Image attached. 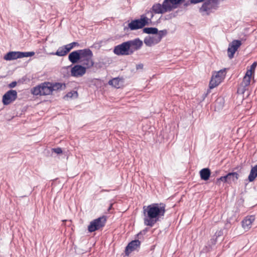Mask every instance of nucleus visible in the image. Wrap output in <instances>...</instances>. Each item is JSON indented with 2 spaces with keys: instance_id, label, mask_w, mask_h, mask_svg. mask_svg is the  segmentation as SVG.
<instances>
[{
  "instance_id": "27",
  "label": "nucleus",
  "mask_w": 257,
  "mask_h": 257,
  "mask_svg": "<svg viewBox=\"0 0 257 257\" xmlns=\"http://www.w3.org/2000/svg\"><path fill=\"white\" fill-rule=\"evenodd\" d=\"M158 31V30L156 28H145L143 29V32L148 34H156Z\"/></svg>"
},
{
  "instance_id": "8",
  "label": "nucleus",
  "mask_w": 257,
  "mask_h": 257,
  "mask_svg": "<svg viewBox=\"0 0 257 257\" xmlns=\"http://www.w3.org/2000/svg\"><path fill=\"white\" fill-rule=\"evenodd\" d=\"M126 42L131 54H133L135 51L139 50L143 46V42L139 38L127 41Z\"/></svg>"
},
{
  "instance_id": "33",
  "label": "nucleus",
  "mask_w": 257,
  "mask_h": 257,
  "mask_svg": "<svg viewBox=\"0 0 257 257\" xmlns=\"http://www.w3.org/2000/svg\"><path fill=\"white\" fill-rule=\"evenodd\" d=\"M177 12L171 13L167 15H166L165 17V20H170L173 18H175L177 15Z\"/></svg>"
},
{
  "instance_id": "26",
  "label": "nucleus",
  "mask_w": 257,
  "mask_h": 257,
  "mask_svg": "<svg viewBox=\"0 0 257 257\" xmlns=\"http://www.w3.org/2000/svg\"><path fill=\"white\" fill-rule=\"evenodd\" d=\"M120 79L118 77L114 78L108 81V84L112 85L115 88H118L120 87Z\"/></svg>"
},
{
  "instance_id": "38",
  "label": "nucleus",
  "mask_w": 257,
  "mask_h": 257,
  "mask_svg": "<svg viewBox=\"0 0 257 257\" xmlns=\"http://www.w3.org/2000/svg\"><path fill=\"white\" fill-rule=\"evenodd\" d=\"M17 83L16 81H13L8 85V87L11 88H14L17 85Z\"/></svg>"
},
{
  "instance_id": "24",
  "label": "nucleus",
  "mask_w": 257,
  "mask_h": 257,
  "mask_svg": "<svg viewBox=\"0 0 257 257\" xmlns=\"http://www.w3.org/2000/svg\"><path fill=\"white\" fill-rule=\"evenodd\" d=\"M227 183H231L232 182L236 181L238 178V174L236 172L229 173L226 175Z\"/></svg>"
},
{
  "instance_id": "12",
  "label": "nucleus",
  "mask_w": 257,
  "mask_h": 257,
  "mask_svg": "<svg viewBox=\"0 0 257 257\" xmlns=\"http://www.w3.org/2000/svg\"><path fill=\"white\" fill-rule=\"evenodd\" d=\"M86 72V68L80 65H76L71 68V76L74 77H80Z\"/></svg>"
},
{
  "instance_id": "25",
  "label": "nucleus",
  "mask_w": 257,
  "mask_h": 257,
  "mask_svg": "<svg viewBox=\"0 0 257 257\" xmlns=\"http://www.w3.org/2000/svg\"><path fill=\"white\" fill-rule=\"evenodd\" d=\"M257 177V165L252 167L250 170L248 179L249 182H252Z\"/></svg>"
},
{
  "instance_id": "3",
  "label": "nucleus",
  "mask_w": 257,
  "mask_h": 257,
  "mask_svg": "<svg viewBox=\"0 0 257 257\" xmlns=\"http://www.w3.org/2000/svg\"><path fill=\"white\" fill-rule=\"evenodd\" d=\"M32 93L35 95H47L52 93L51 83L44 82L34 87Z\"/></svg>"
},
{
  "instance_id": "5",
  "label": "nucleus",
  "mask_w": 257,
  "mask_h": 257,
  "mask_svg": "<svg viewBox=\"0 0 257 257\" xmlns=\"http://www.w3.org/2000/svg\"><path fill=\"white\" fill-rule=\"evenodd\" d=\"M106 218L104 216H101L93 220L88 226V230L90 232H94L102 229L105 225Z\"/></svg>"
},
{
  "instance_id": "22",
  "label": "nucleus",
  "mask_w": 257,
  "mask_h": 257,
  "mask_svg": "<svg viewBox=\"0 0 257 257\" xmlns=\"http://www.w3.org/2000/svg\"><path fill=\"white\" fill-rule=\"evenodd\" d=\"M211 174L210 170L208 168H203L200 171L201 179L203 180H208Z\"/></svg>"
},
{
  "instance_id": "2",
  "label": "nucleus",
  "mask_w": 257,
  "mask_h": 257,
  "mask_svg": "<svg viewBox=\"0 0 257 257\" xmlns=\"http://www.w3.org/2000/svg\"><path fill=\"white\" fill-rule=\"evenodd\" d=\"M184 0H164L161 5L156 3L153 5V9L155 14H163L171 12L177 8Z\"/></svg>"
},
{
  "instance_id": "29",
  "label": "nucleus",
  "mask_w": 257,
  "mask_h": 257,
  "mask_svg": "<svg viewBox=\"0 0 257 257\" xmlns=\"http://www.w3.org/2000/svg\"><path fill=\"white\" fill-rule=\"evenodd\" d=\"M82 64L86 66L87 68H90L93 66L94 64V62L92 59V58H87L83 60V61H81Z\"/></svg>"
},
{
  "instance_id": "11",
  "label": "nucleus",
  "mask_w": 257,
  "mask_h": 257,
  "mask_svg": "<svg viewBox=\"0 0 257 257\" xmlns=\"http://www.w3.org/2000/svg\"><path fill=\"white\" fill-rule=\"evenodd\" d=\"M144 22L141 17L140 19L133 20L130 23L128 24V28L132 31L141 29L146 26Z\"/></svg>"
},
{
  "instance_id": "36",
  "label": "nucleus",
  "mask_w": 257,
  "mask_h": 257,
  "mask_svg": "<svg viewBox=\"0 0 257 257\" xmlns=\"http://www.w3.org/2000/svg\"><path fill=\"white\" fill-rule=\"evenodd\" d=\"M220 181H222L224 182H227L226 176L225 175L224 176H222V177H220L219 178H218L216 181V184H219Z\"/></svg>"
},
{
  "instance_id": "10",
  "label": "nucleus",
  "mask_w": 257,
  "mask_h": 257,
  "mask_svg": "<svg viewBox=\"0 0 257 257\" xmlns=\"http://www.w3.org/2000/svg\"><path fill=\"white\" fill-rule=\"evenodd\" d=\"M217 6L214 5L209 0H206L199 9L201 13H205L206 15L210 14L213 10H216Z\"/></svg>"
},
{
  "instance_id": "32",
  "label": "nucleus",
  "mask_w": 257,
  "mask_h": 257,
  "mask_svg": "<svg viewBox=\"0 0 257 257\" xmlns=\"http://www.w3.org/2000/svg\"><path fill=\"white\" fill-rule=\"evenodd\" d=\"M177 12L171 13L167 15H166L165 17V20H170L173 18H175L177 15Z\"/></svg>"
},
{
  "instance_id": "41",
  "label": "nucleus",
  "mask_w": 257,
  "mask_h": 257,
  "mask_svg": "<svg viewBox=\"0 0 257 257\" xmlns=\"http://www.w3.org/2000/svg\"><path fill=\"white\" fill-rule=\"evenodd\" d=\"M210 2L212 3L214 6H217L219 3V0H209Z\"/></svg>"
},
{
  "instance_id": "31",
  "label": "nucleus",
  "mask_w": 257,
  "mask_h": 257,
  "mask_svg": "<svg viewBox=\"0 0 257 257\" xmlns=\"http://www.w3.org/2000/svg\"><path fill=\"white\" fill-rule=\"evenodd\" d=\"M78 96V93L76 91H72L68 92L65 96V97L69 98H77Z\"/></svg>"
},
{
  "instance_id": "1",
  "label": "nucleus",
  "mask_w": 257,
  "mask_h": 257,
  "mask_svg": "<svg viewBox=\"0 0 257 257\" xmlns=\"http://www.w3.org/2000/svg\"><path fill=\"white\" fill-rule=\"evenodd\" d=\"M166 205L164 203H153L143 207L145 225L153 227L164 216Z\"/></svg>"
},
{
  "instance_id": "18",
  "label": "nucleus",
  "mask_w": 257,
  "mask_h": 257,
  "mask_svg": "<svg viewBox=\"0 0 257 257\" xmlns=\"http://www.w3.org/2000/svg\"><path fill=\"white\" fill-rule=\"evenodd\" d=\"M68 59L73 64L76 63L80 60L78 50L74 51L70 53L68 56Z\"/></svg>"
},
{
  "instance_id": "39",
  "label": "nucleus",
  "mask_w": 257,
  "mask_h": 257,
  "mask_svg": "<svg viewBox=\"0 0 257 257\" xmlns=\"http://www.w3.org/2000/svg\"><path fill=\"white\" fill-rule=\"evenodd\" d=\"M205 1V0H190V2L191 4H196L197 3L203 2Z\"/></svg>"
},
{
  "instance_id": "17",
  "label": "nucleus",
  "mask_w": 257,
  "mask_h": 257,
  "mask_svg": "<svg viewBox=\"0 0 257 257\" xmlns=\"http://www.w3.org/2000/svg\"><path fill=\"white\" fill-rule=\"evenodd\" d=\"M80 61H83L87 58H92L93 56L92 52L89 49H84L78 50Z\"/></svg>"
},
{
  "instance_id": "43",
  "label": "nucleus",
  "mask_w": 257,
  "mask_h": 257,
  "mask_svg": "<svg viewBox=\"0 0 257 257\" xmlns=\"http://www.w3.org/2000/svg\"><path fill=\"white\" fill-rule=\"evenodd\" d=\"M101 191H108L106 190H102Z\"/></svg>"
},
{
  "instance_id": "42",
  "label": "nucleus",
  "mask_w": 257,
  "mask_h": 257,
  "mask_svg": "<svg viewBox=\"0 0 257 257\" xmlns=\"http://www.w3.org/2000/svg\"><path fill=\"white\" fill-rule=\"evenodd\" d=\"M112 204H111L110 205V206L109 207V208H108V211H109V210L111 209V207H112Z\"/></svg>"
},
{
  "instance_id": "20",
  "label": "nucleus",
  "mask_w": 257,
  "mask_h": 257,
  "mask_svg": "<svg viewBox=\"0 0 257 257\" xmlns=\"http://www.w3.org/2000/svg\"><path fill=\"white\" fill-rule=\"evenodd\" d=\"M69 52V49L66 45L59 47L55 53H52L58 56H65Z\"/></svg>"
},
{
  "instance_id": "14",
  "label": "nucleus",
  "mask_w": 257,
  "mask_h": 257,
  "mask_svg": "<svg viewBox=\"0 0 257 257\" xmlns=\"http://www.w3.org/2000/svg\"><path fill=\"white\" fill-rule=\"evenodd\" d=\"M154 14H155V12L153 10L152 7L150 10L147 11L145 14L141 16L143 20L145 21L144 23L146 25H148L152 23Z\"/></svg>"
},
{
  "instance_id": "4",
  "label": "nucleus",
  "mask_w": 257,
  "mask_h": 257,
  "mask_svg": "<svg viewBox=\"0 0 257 257\" xmlns=\"http://www.w3.org/2000/svg\"><path fill=\"white\" fill-rule=\"evenodd\" d=\"M226 75V69L220 70L212 75L209 83V88L212 89L218 86L224 79Z\"/></svg>"
},
{
  "instance_id": "30",
  "label": "nucleus",
  "mask_w": 257,
  "mask_h": 257,
  "mask_svg": "<svg viewBox=\"0 0 257 257\" xmlns=\"http://www.w3.org/2000/svg\"><path fill=\"white\" fill-rule=\"evenodd\" d=\"M35 53L34 52H19L20 58L24 57H31L34 55Z\"/></svg>"
},
{
  "instance_id": "15",
  "label": "nucleus",
  "mask_w": 257,
  "mask_h": 257,
  "mask_svg": "<svg viewBox=\"0 0 257 257\" xmlns=\"http://www.w3.org/2000/svg\"><path fill=\"white\" fill-rule=\"evenodd\" d=\"M250 71L246 72L245 76L243 77L242 81L240 84L239 89L241 90L242 92L243 93L246 90V87H247L250 83L251 76Z\"/></svg>"
},
{
  "instance_id": "13",
  "label": "nucleus",
  "mask_w": 257,
  "mask_h": 257,
  "mask_svg": "<svg viewBox=\"0 0 257 257\" xmlns=\"http://www.w3.org/2000/svg\"><path fill=\"white\" fill-rule=\"evenodd\" d=\"M141 242L138 239H136L130 242L125 247V253L126 255H128L130 253L135 250L140 248Z\"/></svg>"
},
{
  "instance_id": "19",
  "label": "nucleus",
  "mask_w": 257,
  "mask_h": 257,
  "mask_svg": "<svg viewBox=\"0 0 257 257\" xmlns=\"http://www.w3.org/2000/svg\"><path fill=\"white\" fill-rule=\"evenodd\" d=\"M18 58H20L19 52H9L4 56V59L9 61L15 60Z\"/></svg>"
},
{
  "instance_id": "28",
  "label": "nucleus",
  "mask_w": 257,
  "mask_h": 257,
  "mask_svg": "<svg viewBox=\"0 0 257 257\" xmlns=\"http://www.w3.org/2000/svg\"><path fill=\"white\" fill-rule=\"evenodd\" d=\"M167 34V31L166 30H163L160 31H158L157 34L155 36L159 42L162 39V38Z\"/></svg>"
},
{
  "instance_id": "9",
  "label": "nucleus",
  "mask_w": 257,
  "mask_h": 257,
  "mask_svg": "<svg viewBox=\"0 0 257 257\" xmlns=\"http://www.w3.org/2000/svg\"><path fill=\"white\" fill-rule=\"evenodd\" d=\"M241 42L240 40H233L229 44L227 49L228 56L230 59L233 57L235 52L241 46Z\"/></svg>"
},
{
  "instance_id": "7",
  "label": "nucleus",
  "mask_w": 257,
  "mask_h": 257,
  "mask_svg": "<svg viewBox=\"0 0 257 257\" xmlns=\"http://www.w3.org/2000/svg\"><path fill=\"white\" fill-rule=\"evenodd\" d=\"M18 97V93L15 90H10L8 91L3 96L2 101L4 105H7L16 100Z\"/></svg>"
},
{
  "instance_id": "21",
  "label": "nucleus",
  "mask_w": 257,
  "mask_h": 257,
  "mask_svg": "<svg viewBox=\"0 0 257 257\" xmlns=\"http://www.w3.org/2000/svg\"><path fill=\"white\" fill-rule=\"evenodd\" d=\"M66 88V84L64 83L56 82L51 83V89L52 92L57 90H63Z\"/></svg>"
},
{
  "instance_id": "40",
  "label": "nucleus",
  "mask_w": 257,
  "mask_h": 257,
  "mask_svg": "<svg viewBox=\"0 0 257 257\" xmlns=\"http://www.w3.org/2000/svg\"><path fill=\"white\" fill-rule=\"evenodd\" d=\"M143 67H144V65L143 64H142V63L136 65V69H137V70L142 69L143 68Z\"/></svg>"
},
{
  "instance_id": "23",
  "label": "nucleus",
  "mask_w": 257,
  "mask_h": 257,
  "mask_svg": "<svg viewBox=\"0 0 257 257\" xmlns=\"http://www.w3.org/2000/svg\"><path fill=\"white\" fill-rule=\"evenodd\" d=\"M144 43L147 46H152L159 43L155 36L147 37L144 39Z\"/></svg>"
},
{
  "instance_id": "35",
  "label": "nucleus",
  "mask_w": 257,
  "mask_h": 257,
  "mask_svg": "<svg viewBox=\"0 0 257 257\" xmlns=\"http://www.w3.org/2000/svg\"><path fill=\"white\" fill-rule=\"evenodd\" d=\"M79 45V44L78 43L74 42H72L71 43L66 45V46L67 47L68 49H69V51H70L74 47L78 46Z\"/></svg>"
},
{
  "instance_id": "37",
  "label": "nucleus",
  "mask_w": 257,
  "mask_h": 257,
  "mask_svg": "<svg viewBox=\"0 0 257 257\" xmlns=\"http://www.w3.org/2000/svg\"><path fill=\"white\" fill-rule=\"evenodd\" d=\"M52 151L57 154H60L62 153V149L60 148H54Z\"/></svg>"
},
{
  "instance_id": "34",
  "label": "nucleus",
  "mask_w": 257,
  "mask_h": 257,
  "mask_svg": "<svg viewBox=\"0 0 257 257\" xmlns=\"http://www.w3.org/2000/svg\"><path fill=\"white\" fill-rule=\"evenodd\" d=\"M257 63L256 62H254L252 63V64L250 66V69L247 70L246 72H249L250 73V74L252 75L253 73L254 72V70L256 67Z\"/></svg>"
},
{
  "instance_id": "16",
  "label": "nucleus",
  "mask_w": 257,
  "mask_h": 257,
  "mask_svg": "<svg viewBox=\"0 0 257 257\" xmlns=\"http://www.w3.org/2000/svg\"><path fill=\"white\" fill-rule=\"evenodd\" d=\"M255 218L253 216L246 217L242 221V226L245 230H249L251 227L252 222L254 221Z\"/></svg>"
},
{
  "instance_id": "6",
  "label": "nucleus",
  "mask_w": 257,
  "mask_h": 257,
  "mask_svg": "<svg viewBox=\"0 0 257 257\" xmlns=\"http://www.w3.org/2000/svg\"><path fill=\"white\" fill-rule=\"evenodd\" d=\"M113 52L117 56L132 55L126 41L115 46Z\"/></svg>"
}]
</instances>
